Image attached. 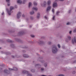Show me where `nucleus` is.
<instances>
[{
    "mask_svg": "<svg viewBox=\"0 0 76 76\" xmlns=\"http://www.w3.org/2000/svg\"><path fill=\"white\" fill-rule=\"evenodd\" d=\"M52 51L53 54H56L57 53L58 49L56 46L55 45H53L52 47Z\"/></svg>",
    "mask_w": 76,
    "mask_h": 76,
    "instance_id": "nucleus-1",
    "label": "nucleus"
},
{
    "mask_svg": "<svg viewBox=\"0 0 76 76\" xmlns=\"http://www.w3.org/2000/svg\"><path fill=\"white\" fill-rule=\"evenodd\" d=\"M13 9H14V7H11L10 8V11L8 10V9H6V10L7 12H8V14L10 15H11V11L12 10H13Z\"/></svg>",
    "mask_w": 76,
    "mask_h": 76,
    "instance_id": "nucleus-2",
    "label": "nucleus"
},
{
    "mask_svg": "<svg viewBox=\"0 0 76 76\" xmlns=\"http://www.w3.org/2000/svg\"><path fill=\"white\" fill-rule=\"evenodd\" d=\"M21 15H22V13H21V12H19L17 15V19H19L20 18Z\"/></svg>",
    "mask_w": 76,
    "mask_h": 76,
    "instance_id": "nucleus-3",
    "label": "nucleus"
},
{
    "mask_svg": "<svg viewBox=\"0 0 76 76\" xmlns=\"http://www.w3.org/2000/svg\"><path fill=\"white\" fill-rule=\"evenodd\" d=\"M10 71H14V70H18V69L16 67L13 68V69H9Z\"/></svg>",
    "mask_w": 76,
    "mask_h": 76,
    "instance_id": "nucleus-4",
    "label": "nucleus"
},
{
    "mask_svg": "<svg viewBox=\"0 0 76 76\" xmlns=\"http://www.w3.org/2000/svg\"><path fill=\"white\" fill-rule=\"evenodd\" d=\"M57 6V4L56 2H54L53 4V7H56Z\"/></svg>",
    "mask_w": 76,
    "mask_h": 76,
    "instance_id": "nucleus-5",
    "label": "nucleus"
},
{
    "mask_svg": "<svg viewBox=\"0 0 76 76\" xmlns=\"http://www.w3.org/2000/svg\"><path fill=\"white\" fill-rule=\"evenodd\" d=\"M51 6H48L47 8V11H46L47 12H48L50 10V9H51Z\"/></svg>",
    "mask_w": 76,
    "mask_h": 76,
    "instance_id": "nucleus-6",
    "label": "nucleus"
},
{
    "mask_svg": "<svg viewBox=\"0 0 76 76\" xmlns=\"http://www.w3.org/2000/svg\"><path fill=\"white\" fill-rule=\"evenodd\" d=\"M72 44H74L75 43H76V38H74L72 39Z\"/></svg>",
    "mask_w": 76,
    "mask_h": 76,
    "instance_id": "nucleus-7",
    "label": "nucleus"
},
{
    "mask_svg": "<svg viewBox=\"0 0 76 76\" xmlns=\"http://www.w3.org/2000/svg\"><path fill=\"white\" fill-rule=\"evenodd\" d=\"M46 4H47V3H46V2L45 1L44 2L43 4L42 3L41 4V5L42 6L44 7L45 6V5H46Z\"/></svg>",
    "mask_w": 76,
    "mask_h": 76,
    "instance_id": "nucleus-8",
    "label": "nucleus"
},
{
    "mask_svg": "<svg viewBox=\"0 0 76 76\" xmlns=\"http://www.w3.org/2000/svg\"><path fill=\"white\" fill-rule=\"evenodd\" d=\"M25 34V33L24 32H20L18 34L19 35H22Z\"/></svg>",
    "mask_w": 76,
    "mask_h": 76,
    "instance_id": "nucleus-9",
    "label": "nucleus"
},
{
    "mask_svg": "<svg viewBox=\"0 0 76 76\" xmlns=\"http://www.w3.org/2000/svg\"><path fill=\"white\" fill-rule=\"evenodd\" d=\"M23 57H25V58H28V57H29L27 55L25 54H24V55H23Z\"/></svg>",
    "mask_w": 76,
    "mask_h": 76,
    "instance_id": "nucleus-10",
    "label": "nucleus"
},
{
    "mask_svg": "<svg viewBox=\"0 0 76 76\" xmlns=\"http://www.w3.org/2000/svg\"><path fill=\"white\" fill-rule=\"evenodd\" d=\"M39 17H40V13H38L37 15V18L39 19Z\"/></svg>",
    "mask_w": 76,
    "mask_h": 76,
    "instance_id": "nucleus-11",
    "label": "nucleus"
},
{
    "mask_svg": "<svg viewBox=\"0 0 76 76\" xmlns=\"http://www.w3.org/2000/svg\"><path fill=\"white\" fill-rule=\"evenodd\" d=\"M17 2V3H18V4H21L22 3V1L21 0H18Z\"/></svg>",
    "mask_w": 76,
    "mask_h": 76,
    "instance_id": "nucleus-12",
    "label": "nucleus"
},
{
    "mask_svg": "<svg viewBox=\"0 0 76 76\" xmlns=\"http://www.w3.org/2000/svg\"><path fill=\"white\" fill-rule=\"evenodd\" d=\"M20 56H12V58H15V57H16L17 58H20Z\"/></svg>",
    "mask_w": 76,
    "mask_h": 76,
    "instance_id": "nucleus-13",
    "label": "nucleus"
},
{
    "mask_svg": "<svg viewBox=\"0 0 76 76\" xmlns=\"http://www.w3.org/2000/svg\"><path fill=\"white\" fill-rule=\"evenodd\" d=\"M51 1L49 0L47 2L48 5H50V4H51Z\"/></svg>",
    "mask_w": 76,
    "mask_h": 76,
    "instance_id": "nucleus-14",
    "label": "nucleus"
},
{
    "mask_svg": "<svg viewBox=\"0 0 76 76\" xmlns=\"http://www.w3.org/2000/svg\"><path fill=\"white\" fill-rule=\"evenodd\" d=\"M33 10H34L37 11L38 10V8L37 7H33L32 8Z\"/></svg>",
    "mask_w": 76,
    "mask_h": 76,
    "instance_id": "nucleus-15",
    "label": "nucleus"
},
{
    "mask_svg": "<svg viewBox=\"0 0 76 76\" xmlns=\"http://www.w3.org/2000/svg\"><path fill=\"white\" fill-rule=\"evenodd\" d=\"M22 72L24 74L25 73H26L27 74L28 72L26 71H23Z\"/></svg>",
    "mask_w": 76,
    "mask_h": 76,
    "instance_id": "nucleus-16",
    "label": "nucleus"
},
{
    "mask_svg": "<svg viewBox=\"0 0 76 76\" xmlns=\"http://www.w3.org/2000/svg\"><path fill=\"white\" fill-rule=\"evenodd\" d=\"M30 14L31 15H34V11H31V12H30Z\"/></svg>",
    "mask_w": 76,
    "mask_h": 76,
    "instance_id": "nucleus-17",
    "label": "nucleus"
},
{
    "mask_svg": "<svg viewBox=\"0 0 76 76\" xmlns=\"http://www.w3.org/2000/svg\"><path fill=\"white\" fill-rule=\"evenodd\" d=\"M67 37L69 41H70L71 40V37L70 36H68Z\"/></svg>",
    "mask_w": 76,
    "mask_h": 76,
    "instance_id": "nucleus-18",
    "label": "nucleus"
},
{
    "mask_svg": "<svg viewBox=\"0 0 76 76\" xmlns=\"http://www.w3.org/2000/svg\"><path fill=\"white\" fill-rule=\"evenodd\" d=\"M4 73H7V72H8V70L7 69L5 70L4 71Z\"/></svg>",
    "mask_w": 76,
    "mask_h": 76,
    "instance_id": "nucleus-19",
    "label": "nucleus"
},
{
    "mask_svg": "<svg viewBox=\"0 0 76 76\" xmlns=\"http://www.w3.org/2000/svg\"><path fill=\"white\" fill-rule=\"evenodd\" d=\"M27 74L28 76H32V75L30 73H28H28H27Z\"/></svg>",
    "mask_w": 76,
    "mask_h": 76,
    "instance_id": "nucleus-20",
    "label": "nucleus"
},
{
    "mask_svg": "<svg viewBox=\"0 0 76 76\" xmlns=\"http://www.w3.org/2000/svg\"><path fill=\"white\" fill-rule=\"evenodd\" d=\"M39 44H43L44 42L41 41H39V42H38Z\"/></svg>",
    "mask_w": 76,
    "mask_h": 76,
    "instance_id": "nucleus-21",
    "label": "nucleus"
},
{
    "mask_svg": "<svg viewBox=\"0 0 76 76\" xmlns=\"http://www.w3.org/2000/svg\"><path fill=\"white\" fill-rule=\"evenodd\" d=\"M34 4V6H37V3L36 2H33Z\"/></svg>",
    "mask_w": 76,
    "mask_h": 76,
    "instance_id": "nucleus-22",
    "label": "nucleus"
},
{
    "mask_svg": "<svg viewBox=\"0 0 76 76\" xmlns=\"http://www.w3.org/2000/svg\"><path fill=\"white\" fill-rule=\"evenodd\" d=\"M7 42H13L12 40L9 39H8L7 40Z\"/></svg>",
    "mask_w": 76,
    "mask_h": 76,
    "instance_id": "nucleus-23",
    "label": "nucleus"
},
{
    "mask_svg": "<svg viewBox=\"0 0 76 76\" xmlns=\"http://www.w3.org/2000/svg\"><path fill=\"white\" fill-rule=\"evenodd\" d=\"M40 66V64H36L35 66V67H36L38 66Z\"/></svg>",
    "mask_w": 76,
    "mask_h": 76,
    "instance_id": "nucleus-24",
    "label": "nucleus"
},
{
    "mask_svg": "<svg viewBox=\"0 0 76 76\" xmlns=\"http://www.w3.org/2000/svg\"><path fill=\"white\" fill-rule=\"evenodd\" d=\"M15 40H16V41H18V42L20 41V40L19 39L17 38L15 39Z\"/></svg>",
    "mask_w": 76,
    "mask_h": 76,
    "instance_id": "nucleus-25",
    "label": "nucleus"
},
{
    "mask_svg": "<svg viewBox=\"0 0 76 76\" xmlns=\"http://www.w3.org/2000/svg\"><path fill=\"white\" fill-rule=\"evenodd\" d=\"M32 4V3L31 2H30L29 4V7H31V5Z\"/></svg>",
    "mask_w": 76,
    "mask_h": 76,
    "instance_id": "nucleus-26",
    "label": "nucleus"
},
{
    "mask_svg": "<svg viewBox=\"0 0 76 76\" xmlns=\"http://www.w3.org/2000/svg\"><path fill=\"white\" fill-rule=\"evenodd\" d=\"M30 19L31 20H33V19H34V17L32 16H30Z\"/></svg>",
    "mask_w": 76,
    "mask_h": 76,
    "instance_id": "nucleus-27",
    "label": "nucleus"
},
{
    "mask_svg": "<svg viewBox=\"0 0 76 76\" xmlns=\"http://www.w3.org/2000/svg\"><path fill=\"white\" fill-rule=\"evenodd\" d=\"M31 72L34 73V72H35V71L34 69H31Z\"/></svg>",
    "mask_w": 76,
    "mask_h": 76,
    "instance_id": "nucleus-28",
    "label": "nucleus"
},
{
    "mask_svg": "<svg viewBox=\"0 0 76 76\" xmlns=\"http://www.w3.org/2000/svg\"><path fill=\"white\" fill-rule=\"evenodd\" d=\"M11 46L13 48H14V45L13 44H11Z\"/></svg>",
    "mask_w": 76,
    "mask_h": 76,
    "instance_id": "nucleus-29",
    "label": "nucleus"
},
{
    "mask_svg": "<svg viewBox=\"0 0 76 76\" xmlns=\"http://www.w3.org/2000/svg\"><path fill=\"white\" fill-rule=\"evenodd\" d=\"M65 41L66 42H69V40L67 39H65Z\"/></svg>",
    "mask_w": 76,
    "mask_h": 76,
    "instance_id": "nucleus-30",
    "label": "nucleus"
},
{
    "mask_svg": "<svg viewBox=\"0 0 76 76\" xmlns=\"http://www.w3.org/2000/svg\"><path fill=\"white\" fill-rule=\"evenodd\" d=\"M57 76H65L63 74H60L59 75H58Z\"/></svg>",
    "mask_w": 76,
    "mask_h": 76,
    "instance_id": "nucleus-31",
    "label": "nucleus"
},
{
    "mask_svg": "<svg viewBox=\"0 0 76 76\" xmlns=\"http://www.w3.org/2000/svg\"><path fill=\"white\" fill-rule=\"evenodd\" d=\"M53 20H55V16H53Z\"/></svg>",
    "mask_w": 76,
    "mask_h": 76,
    "instance_id": "nucleus-32",
    "label": "nucleus"
},
{
    "mask_svg": "<svg viewBox=\"0 0 76 76\" xmlns=\"http://www.w3.org/2000/svg\"><path fill=\"white\" fill-rule=\"evenodd\" d=\"M59 13H60V12H56V15H58V14H59Z\"/></svg>",
    "mask_w": 76,
    "mask_h": 76,
    "instance_id": "nucleus-33",
    "label": "nucleus"
},
{
    "mask_svg": "<svg viewBox=\"0 0 76 76\" xmlns=\"http://www.w3.org/2000/svg\"><path fill=\"white\" fill-rule=\"evenodd\" d=\"M44 18H45V19H46V20L48 19V17H47L46 16H45L44 17Z\"/></svg>",
    "mask_w": 76,
    "mask_h": 76,
    "instance_id": "nucleus-34",
    "label": "nucleus"
},
{
    "mask_svg": "<svg viewBox=\"0 0 76 76\" xmlns=\"http://www.w3.org/2000/svg\"><path fill=\"white\" fill-rule=\"evenodd\" d=\"M31 37H32V38H34V37H35V36L32 35H31Z\"/></svg>",
    "mask_w": 76,
    "mask_h": 76,
    "instance_id": "nucleus-35",
    "label": "nucleus"
},
{
    "mask_svg": "<svg viewBox=\"0 0 76 76\" xmlns=\"http://www.w3.org/2000/svg\"><path fill=\"white\" fill-rule=\"evenodd\" d=\"M58 47L59 48H60V47H61L60 46V45L59 44H58Z\"/></svg>",
    "mask_w": 76,
    "mask_h": 76,
    "instance_id": "nucleus-36",
    "label": "nucleus"
},
{
    "mask_svg": "<svg viewBox=\"0 0 76 76\" xmlns=\"http://www.w3.org/2000/svg\"><path fill=\"white\" fill-rule=\"evenodd\" d=\"M71 12H72V10H70L68 11V13H71Z\"/></svg>",
    "mask_w": 76,
    "mask_h": 76,
    "instance_id": "nucleus-37",
    "label": "nucleus"
},
{
    "mask_svg": "<svg viewBox=\"0 0 76 76\" xmlns=\"http://www.w3.org/2000/svg\"><path fill=\"white\" fill-rule=\"evenodd\" d=\"M76 32V28L73 31V32L75 33Z\"/></svg>",
    "mask_w": 76,
    "mask_h": 76,
    "instance_id": "nucleus-38",
    "label": "nucleus"
},
{
    "mask_svg": "<svg viewBox=\"0 0 76 76\" xmlns=\"http://www.w3.org/2000/svg\"><path fill=\"white\" fill-rule=\"evenodd\" d=\"M76 73V72L75 71H74L72 72V74H73V75L75 74Z\"/></svg>",
    "mask_w": 76,
    "mask_h": 76,
    "instance_id": "nucleus-39",
    "label": "nucleus"
},
{
    "mask_svg": "<svg viewBox=\"0 0 76 76\" xmlns=\"http://www.w3.org/2000/svg\"><path fill=\"white\" fill-rule=\"evenodd\" d=\"M44 66L45 67H46L47 66V63H45Z\"/></svg>",
    "mask_w": 76,
    "mask_h": 76,
    "instance_id": "nucleus-40",
    "label": "nucleus"
},
{
    "mask_svg": "<svg viewBox=\"0 0 76 76\" xmlns=\"http://www.w3.org/2000/svg\"><path fill=\"white\" fill-rule=\"evenodd\" d=\"M51 44V42H48V45H50V44Z\"/></svg>",
    "mask_w": 76,
    "mask_h": 76,
    "instance_id": "nucleus-41",
    "label": "nucleus"
},
{
    "mask_svg": "<svg viewBox=\"0 0 76 76\" xmlns=\"http://www.w3.org/2000/svg\"><path fill=\"white\" fill-rule=\"evenodd\" d=\"M6 1L7 2V3H9V2H10V0H6Z\"/></svg>",
    "mask_w": 76,
    "mask_h": 76,
    "instance_id": "nucleus-42",
    "label": "nucleus"
},
{
    "mask_svg": "<svg viewBox=\"0 0 76 76\" xmlns=\"http://www.w3.org/2000/svg\"><path fill=\"white\" fill-rule=\"evenodd\" d=\"M7 6H10V2H8Z\"/></svg>",
    "mask_w": 76,
    "mask_h": 76,
    "instance_id": "nucleus-43",
    "label": "nucleus"
},
{
    "mask_svg": "<svg viewBox=\"0 0 76 76\" xmlns=\"http://www.w3.org/2000/svg\"><path fill=\"white\" fill-rule=\"evenodd\" d=\"M27 1V0H23V3L24 4H25V3H24V2H26V1Z\"/></svg>",
    "mask_w": 76,
    "mask_h": 76,
    "instance_id": "nucleus-44",
    "label": "nucleus"
},
{
    "mask_svg": "<svg viewBox=\"0 0 76 76\" xmlns=\"http://www.w3.org/2000/svg\"><path fill=\"white\" fill-rule=\"evenodd\" d=\"M70 23H66L67 25H70Z\"/></svg>",
    "mask_w": 76,
    "mask_h": 76,
    "instance_id": "nucleus-45",
    "label": "nucleus"
},
{
    "mask_svg": "<svg viewBox=\"0 0 76 76\" xmlns=\"http://www.w3.org/2000/svg\"><path fill=\"white\" fill-rule=\"evenodd\" d=\"M40 62H41V63H44V61L42 60L41 61H40Z\"/></svg>",
    "mask_w": 76,
    "mask_h": 76,
    "instance_id": "nucleus-46",
    "label": "nucleus"
},
{
    "mask_svg": "<svg viewBox=\"0 0 76 76\" xmlns=\"http://www.w3.org/2000/svg\"><path fill=\"white\" fill-rule=\"evenodd\" d=\"M52 12L53 13H54V9H52Z\"/></svg>",
    "mask_w": 76,
    "mask_h": 76,
    "instance_id": "nucleus-47",
    "label": "nucleus"
},
{
    "mask_svg": "<svg viewBox=\"0 0 76 76\" xmlns=\"http://www.w3.org/2000/svg\"><path fill=\"white\" fill-rule=\"evenodd\" d=\"M59 1H64V0H59Z\"/></svg>",
    "mask_w": 76,
    "mask_h": 76,
    "instance_id": "nucleus-48",
    "label": "nucleus"
},
{
    "mask_svg": "<svg viewBox=\"0 0 76 76\" xmlns=\"http://www.w3.org/2000/svg\"><path fill=\"white\" fill-rule=\"evenodd\" d=\"M73 63H76V61H74L73 62Z\"/></svg>",
    "mask_w": 76,
    "mask_h": 76,
    "instance_id": "nucleus-49",
    "label": "nucleus"
},
{
    "mask_svg": "<svg viewBox=\"0 0 76 76\" xmlns=\"http://www.w3.org/2000/svg\"><path fill=\"white\" fill-rule=\"evenodd\" d=\"M69 34H72V31H70L69 32Z\"/></svg>",
    "mask_w": 76,
    "mask_h": 76,
    "instance_id": "nucleus-50",
    "label": "nucleus"
},
{
    "mask_svg": "<svg viewBox=\"0 0 76 76\" xmlns=\"http://www.w3.org/2000/svg\"><path fill=\"white\" fill-rule=\"evenodd\" d=\"M8 32H9V33H11V32H12V31H9Z\"/></svg>",
    "mask_w": 76,
    "mask_h": 76,
    "instance_id": "nucleus-51",
    "label": "nucleus"
},
{
    "mask_svg": "<svg viewBox=\"0 0 76 76\" xmlns=\"http://www.w3.org/2000/svg\"><path fill=\"white\" fill-rule=\"evenodd\" d=\"M43 70H44V69H43V68H42V69H41V71H43Z\"/></svg>",
    "mask_w": 76,
    "mask_h": 76,
    "instance_id": "nucleus-52",
    "label": "nucleus"
},
{
    "mask_svg": "<svg viewBox=\"0 0 76 76\" xmlns=\"http://www.w3.org/2000/svg\"><path fill=\"white\" fill-rule=\"evenodd\" d=\"M22 17H25V15H22Z\"/></svg>",
    "mask_w": 76,
    "mask_h": 76,
    "instance_id": "nucleus-53",
    "label": "nucleus"
},
{
    "mask_svg": "<svg viewBox=\"0 0 76 76\" xmlns=\"http://www.w3.org/2000/svg\"><path fill=\"white\" fill-rule=\"evenodd\" d=\"M23 53H26V51L25 50H23Z\"/></svg>",
    "mask_w": 76,
    "mask_h": 76,
    "instance_id": "nucleus-54",
    "label": "nucleus"
},
{
    "mask_svg": "<svg viewBox=\"0 0 76 76\" xmlns=\"http://www.w3.org/2000/svg\"><path fill=\"white\" fill-rule=\"evenodd\" d=\"M4 12H3L1 14L2 15H4Z\"/></svg>",
    "mask_w": 76,
    "mask_h": 76,
    "instance_id": "nucleus-55",
    "label": "nucleus"
},
{
    "mask_svg": "<svg viewBox=\"0 0 76 76\" xmlns=\"http://www.w3.org/2000/svg\"><path fill=\"white\" fill-rule=\"evenodd\" d=\"M9 53H7V55H9Z\"/></svg>",
    "mask_w": 76,
    "mask_h": 76,
    "instance_id": "nucleus-56",
    "label": "nucleus"
},
{
    "mask_svg": "<svg viewBox=\"0 0 76 76\" xmlns=\"http://www.w3.org/2000/svg\"><path fill=\"white\" fill-rule=\"evenodd\" d=\"M26 20H28V18H26Z\"/></svg>",
    "mask_w": 76,
    "mask_h": 76,
    "instance_id": "nucleus-57",
    "label": "nucleus"
},
{
    "mask_svg": "<svg viewBox=\"0 0 76 76\" xmlns=\"http://www.w3.org/2000/svg\"><path fill=\"white\" fill-rule=\"evenodd\" d=\"M29 27H30V28H31L32 27V26H30Z\"/></svg>",
    "mask_w": 76,
    "mask_h": 76,
    "instance_id": "nucleus-58",
    "label": "nucleus"
},
{
    "mask_svg": "<svg viewBox=\"0 0 76 76\" xmlns=\"http://www.w3.org/2000/svg\"><path fill=\"white\" fill-rule=\"evenodd\" d=\"M2 70V69L1 68H0V70Z\"/></svg>",
    "mask_w": 76,
    "mask_h": 76,
    "instance_id": "nucleus-59",
    "label": "nucleus"
},
{
    "mask_svg": "<svg viewBox=\"0 0 76 76\" xmlns=\"http://www.w3.org/2000/svg\"><path fill=\"white\" fill-rule=\"evenodd\" d=\"M75 69H76V67H75Z\"/></svg>",
    "mask_w": 76,
    "mask_h": 76,
    "instance_id": "nucleus-60",
    "label": "nucleus"
},
{
    "mask_svg": "<svg viewBox=\"0 0 76 76\" xmlns=\"http://www.w3.org/2000/svg\"><path fill=\"white\" fill-rule=\"evenodd\" d=\"M1 48H0V49H1Z\"/></svg>",
    "mask_w": 76,
    "mask_h": 76,
    "instance_id": "nucleus-61",
    "label": "nucleus"
},
{
    "mask_svg": "<svg viewBox=\"0 0 76 76\" xmlns=\"http://www.w3.org/2000/svg\"><path fill=\"white\" fill-rule=\"evenodd\" d=\"M16 8H17V7H16Z\"/></svg>",
    "mask_w": 76,
    "mask_h": 76,
    "instance_id": "nucleus-62",
    "label": "nucleus"
}]
</instances>
